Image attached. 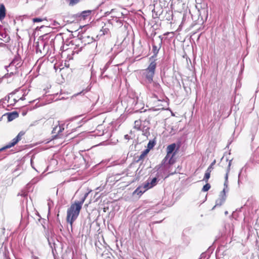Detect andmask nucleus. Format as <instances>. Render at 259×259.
<instances>
[{"instance_id":"1","label":"nucleus","mask_w":259,"mask_h":259,"mask_svg":"<svg viewBox=\"0 0 259 259\" xmlns=\"http://www.w3.org/2000/svg\"><path fill=\"white\" fill-rule=\"evenodd\" d=\"M88 194V193H86L80 200L75 201V202L71 204V206L68 208L67 211L66 220L67 222L70 224L71 227L72 226L73 223L78 218L80 211L82 208V205Z\"/></svg>"},{"instance_id":"2","label":"nucleus","mask_w":259,"mask_h":259,"mask_svg":"<svg viewBox=\"0 0 259 259\" xmlns=\"http://www.w3.org/2000/svg\"><path fill=\"white\" fill-rule=\"evenodd\" d=\"M232 160H230L229 161V164L228 165V167L227 168L226 174L225 176V182L224 184V188L220 194V198L216 200L215 205L214 207H215L217 206H221L224 202V201L226 199V192H225V191H226V189H227L228 187V175H229V173L230 170V167L231 165Z\"/></svg>"},{"instance_id":"3","label":"nucleus","mask_w":259,"mask_h":259,"mask_svg":"<svg viewBox=\"0 0 259 259\" xmlns=\"http://www.w3.org/2000/svg\"><path fill=\"white\" fill-rule=\"evenodd\" d=\"M156 64L155 61H152L148 67L143 71V76L148 83L153 82Z\"/></svg>"},{"instance_id":"4","label":"nucleus","mask_w":259,"mask_h":259,"mask_svg":"<svg viewBox=\"0 0 259 259\" xmlns=\"http://www.w3.org/2000/svg\"><path fill=\"white\" fill-rule=\"evenodd\" d=\"M21 59L19 57H16L14 58V59L11 61L10 64L8 66H6L5 68L7 70V71L9 72V70H8V68H10V73L9 74V76L16 74L18 72V69L22 66ZM9 74H5V77H8Z\"/></svg>"},{"instance_id":"5","label":"nucleus","mask_w":259,"mask_h":259,"mask_svg":"<svg viewBox=\"0 0 259 259\" xmlns=\"http://www.w3.org/2000/svg\"><path fill=\"white\" fill-rule=\"evenodd\" d=\"M162 39L163 37L161 35H159L158 37L156 38L155 39H153L152 52L153 55L150 58V60L151 61L154 60L156 62L155 58H156L159 51L162 46Z\"/></svg>"},{"instance_id":"6","label":"nucleus","mask_w":259,"mask_h":259,"mask_svg":"<svg viewBox=\"0 0 259 259\" xmlns=\"http://www.w3.org/2000/svg\"><path fill=\"white\" fill-rule=\"evenodd\" d=\"M176 147V145L175 143L171 144L167 147V154L165 158L162 160L161 165L164 164L167 160L169 164H172L175 162V160L173 159V157L176 154V152H174Z\"/></svg>"},{"instance_id":"7","label":"nucleus","mask_w":259,"mask_h":259,"mask_svg":"<svg viewBox=\"0 0 259 259\" xmlns=\"http://www.w3.org/2000/svg\"><path fill=\"white\" fill-rule=\"evenodd\" d=\"M128 104L133 108L134 112H137L140 111L143 108V105L139 102L137 97L130 98L127 101Z\"/></svg>"},{"instance_id":"8","label":"nucleus","mask_w":259,"mask_h":259,"mask_svg":"<svg viewBox=\"0 0 259 259\" xmlns=\"http://www.w3.org/2000/svg\"><path fill=\"white\" fill-rule=\"evenodd\" d=\"M58 124L55 125L53 128L52 134L53 139H56L61 138L62 137V132L64 130V124H60V122L58 121Z\"/></svg>"},{"instance_id":"9","label":"nucleus","mask_w":259,"mask_h":259,"mask_svg":"<svg viewBox=\"0 0 259 259\" xmlns=\"http://www.w3.org/2000/svg\"><path fill=\"white\" fill-rule=\"evenodd\" d=\"M147 190H148V188L145 186V183H144L141 186H139L135 190V191L134 192V194L141 195Z\"/></svg>"},{"instance_id":"10","label":"nucleus","mask_w":259,"mask_h":259,"mask_svg":"<svg viewBox=\"0 0 259 259\" xmlns=\"http://www.w3.org/2000/svg\"><path fill=\"white\" fill-rule=\"evenodd\" d=\"M157 179L154 178L151 180L148 179L146 182L145 183V186H146L148 189H150L156 185L157 183Z\"/></svg>"},{"instance_id":"11","label":"nucleus","mask_w":259,"mask_h":259,"mask_svg":"<svg viewBox=\"0 0 259 259\" xmlns=\"http://www.w3.org/2000/svg\"><path fill=\"white\" fill-rule=\"evenodd\" d=\"M46 237L48 240V242L50 247L53 249V247H55V243L54 242V238L52 237H50V233L49 231H47V232L46 233Z\"/></svg>"},{"instance_id":"12","label":"nucleus","mask_w":259,"mask_h":259,"mask_svg":"<svg viewBox=\"0 0 259 259\" xmlns=\"http://www.w3.org/2000/svg\"><path fill=\"white\" fill-rule=\"evenodd\" d=\"M6 16V9L4 5L1 4L0 5V20H2Z\"/></svg>"},{"instance_id":"13","label":"nucleus","mask_w":259,"mask_h":259,"mask_svg":"<svg viewBox=\"0 0 259 259\" xmlns=\"http://www.w3.org/2000/svg\"><path fill=\"white\" fill-rule=\"evenodd\" d=\"M19 114L16 111L9 113L8 114V121H11L17 118Z\"/></svg>"},{"instance_id":"14","label":"nucleus","mask_w":259,"mask_h":259,"mask_svg":"<svg viewBox=\"0 0 259 259\" xmlns=\"http://www.w3.org/2000/svg\"><path fill=\"white\" fill-rule=\"evenodd\" d=\"M141 130L143 132V135L148 137L150 135L149 127L146 126H143Z\"/></svg>"},{"instance_id":"15","label":"nucleus","mask_w":259,"mask_h":259,"mask_svg":"<svg viewBox=\"0 0 259 259\" xmlns=\"http://www.w3.org/2000/svg\"><path fill=\"white\" fill-rule=\"evenodd\" d=\"M92 13L91 10L84 11L80 14V17L81 18L85 19L87 17L90 16Z\"/></svg>"},{"instance_id":"16","label":"nucleus","mask_w":259,"mask_h":259,"mask_svg":"<svg viewBox=\"0 0 259 259\" xmlns=\"http://www.w3.org/2000/svg\"><path fill=\"white\" fill-rule=\"evenodd\" d=\"M112 61V59H110L109 61H108L107 63L105 64L104 67L101 69V73L102 75H103V73L106 71V70L108 68L109 65L111 64V62Z\"/></svg>"},{"instance_id":"17","label":"nucleus","mask_w":259,"mask_h":259,"mask_svg":"<svg viewBox=\"0 0 259 259\" xmlns=\"http://www.w3.org/2000/svg\"><path fill=\"white\" fill-rule=\"evenodd\" d=\"M156 144V142L154 140H150L147 145V148L146 149H149L150 151V149H152L153 147L155 146Z\"/></svg>"},{"instance_id":"18","label":"nucleus","mask_w":259,"mask_h":259,"mask_svg":"<svg viewBox=\"0 0 259 259\" xmlns=\"http://www.w3.org/2000/svg\"><path fill=\"white\" fill-rule=\"evenodd\" d=\"M70 6H73L79 3V0H65Z\"/></svg>"},{"instance_id":"19","label":"nucleus","mask_w":259,"mask_h":259,"mask_svg":"<svg viewBox=\"0 0 259 259\" xmlns=\"http://www.w3.org/2000/svg\"><path fill=\"white\" fill-rule=\"evenodd\" d=\"M134 127L138 130H141V120H136L135 121Z\"/></svg>"},{"instance_id":"20","label":"nucleus","mask_w":259,"mask_h":259,"mask_svg":"<svg viewBox=\"0 0 259 259\" xmlns=\"http://www.w3.org/2000/svg\"><path fill=\"white\" fill-rule=\"evenodd\" d=\"M153 85L154 88H155V90L156 92H158L161 91V87H160V85L158 83L153 81Z\"/></svg>"},{"instance_id":"21","label":"nucleus","mask_w":259,"mask_h":259,"mask_svg":"<svg viewBox=\"0 0 259 259\" xmlns=\"http://www.w3.org/2000/svg\"><path fill=\"white\" fill-rule=\"evenodd\" d=\"M149 152V149H145L142 152V153L141 154V155H140L139 156V159L138 160H140V159H142L143 158H144L146 155L147 154V153Z\"/></svg>"},{"instance_id":"22","label":"nucleus","mask_w":259,"mask_h":259,"mask_svg":"<svg viewBox=\"0 0 259 259\" xmlns=\"http://www.w3.org/2000/svg\"><path fill=\"white\" fill-rule=\"evenodd\" d=\"M211 186L209 183H206L205 185L203 186L202 191L203 192H206L209 190Z\"/></svg>"},{"instance_id":"23","label":"nucleus","mask_w":259,"mask_h":259,"mask_svg":"<svg viewBox=\"0 0 259 259\" xmlns=\"http://www.w3.org/2000/svg\"><path fill=\"white\" fill-rule=\"evenodd\" d=\"M14 145H13L12 143L11 142V143H9L8 144H7L6 146L0 149V151H2L5 149H8V148H10L13 146H14Z\"/></svg>"},{"instance_id":"24","label":"nucleus","mask_w":259,"mask_h":259,"mask_svg":"<svg viewBox=\"0 0 259 259\" xmlns=\"http://www.w3.org/2000/svg\"><path fill=\"white\" fill-rule=\"evenodd\" d=\"M24 134V133L22 131L20 132L18 135L16 136V138H15L18 142L21 140V137L23 136Z\"/></svg>"},{"instance_id":"25","label":"nucleus","mask_w":259,"mask_h":259,"mask_svg":"<svg viewBox=\"0 0 259 259\" xmlns=\"http://www.w3.org/2000/svg\"><path fill=\"white\" fill-rule=\"evenodd\" d=\"M210 174H208L205 173V175H204V177L203 178V181H205V182L207 183L208 182V179L210 178Z\"/></svg>"},{"instance_id":"26","label":"nucleus","mask_w":259,"mask_h":259,"mask_svg":"<svg viewBox=\"0 0 259 259\" xmlns=\"http://www.w3.org/2000/svg\"><path fill=\"white\" fill-rule=\"evenodd\" d=\"M17 91H18V90H15V91H14L13 92L11 93L7 97H6V100H7L8 102H9V100L10 99V95H14V94H16V93Z\"/></svg>"},{"instance_id":"27","label":"nucleus","mask_w":259,"mask_h":259,"mask_svg":"<svg viewBox=\"0 0 259 259\" xmlns=\"http://www.w3.org/2000/svg\"><path fill=\"white\" fill-rule=\"evenodd\" d=\"M208 257L207 256V254L204 252L201 254L199 259H208Z\"/></svg>"},{"instance_id":"28","label":"nucleus","mask_w":259,"mask_h":259,"mask_svg":"<svg viewBox=\"0 0 259 259\" xmlns=\"http://www.w3.org/2000/svg\"><path fill=\"white\" fill-rule=\"evenodd\" d=\"M48 207H49V212H50L51 207L53 205V201L49 200L48 202Z\"/></svg>"},{"instance_id":"29","label":"nucleus","mask_w":259,"mask_h":259,"mask_svg":"<svg viewBox=\"0 0 259 259\" xmlns=\"http://www.w3.org/2000/svg\"><path fill=\"white\" fill-rule=\"evenodd\" d=\"M243 168H242L240 170V172L238 174V185H240V183H241V172H242V171L243 170Z\"/></svg>"},{"instance_id":"30","label":"nucleus","mask_w":259,"mask_h":259,"mask_svg":"<svg viewBox=\"0 0 259 259\" xmlns=\"http://www.w3.org/2000/svg\"><path fill=\"white\" fill-rule=\"evenodd\" d=\"M42 19L39 18H35L33 19V21L34 22H39L42 21Z\"/></svg>"},{"instance_id":"31","label":"nucleus","mask_w":259,"mask_h":259,"mask_svg":"<svg viewBox=\"0 0 259 259\" xmlns=\"http://www.w3.org/2000/svg\"><path fill=\"white\" fill-rule=\"evenodd\" d=\"M114 9H112L110 11H107L105 13V16H107L114 11Z\"/></svg>"},{"instance_id":"32","label":"nucleus","mask_w":259,"mask_h":259,"mask_svg":"<svg viewBox=\"0 0 259 259\" xmlns=\"http://www.w3.org/2000/svg\"><path fill=\"white\" fill-rule=\"evenodd\" d=\"M11 142L12 143L13 145H15L18 142V141L15 138H14Z\"/></svg>"},{"instance_id":"33","label":"nucleus","mask_w":259,"mask_h":259,"mask_svg":"<svg viewBox=\"0 0 259 259\" xmlns=\"http://www.w3.org/2000/svg\"><path fill=\"white\" fill-rule=\"evenodd\" d=\"M215 162V161L214 160L211 163V164L208 166V168H210V169H213V164H214Z\"/></svg>"},{"instance_id":"34","label":"nucleus","mask_w":259,"mask_h":259,"mask_svg":"<svg viewBox=\"0 0 259 259\" xmlns=\"http://www.w3.org/2000/svg\"><path fill=\"white\" fill-rule=\"evenodd\" d=\"M212 169H210L208 167L207 168V169H206V171H205V173L206 174H210V172L211 171Z\"/></svg>"},{"instance_id":"35","label":"nucleus","mask_w":259,"mask_h":259,"mask_svg":"<svg viewBox=\"0 0 259 259\" xmlns=\"http://www.w3.org/2000/svg\"><path fill=\"white\" fill-rule=\"evenodd\" d=\"M212 169H210L208 167L207 168V169H206V171H205V173L206 174H210V172L211 171Z\"/></svg>"},{"instance_id":"36","label":"nucleus","mask_w":259,"mask_h":259,"mask_svg":"<svg viewBox=\"0 0 259 259\" xmlns=\"http://www.w3.org/2000/svg\"><path fill=\"white\" fill-rule=\"evenodd\" d=\"M49 34H45L44 36H43V37L44 39H47L48 38V36H49Z\"/></svg>"},{"instance_id":"37","label":"nucleus","mask_w":259,"mask_h":259,"mask_svg":"<svg viewBox=\"0 0 259 259\" xmlns=\"http://www.w3.org/2000/svg\"><path fill=\"white\" fill-rule=\"evenodd\" d=\"M124 138L126 140H129L130 139V136L128 135H125L124 136Z\"/></svg>"},{"instance_id":"38","label":"nucleus","mask_w":259,"mask_h":259,"mask_svg":"<svg viewBox=\"0 0 259 259\" xmlns=\"http://www.w3.org/2000/svg\"><path fill=\"white\" fill-rule=\"evenodd\" d=\"M25 99V96L23 95L19 100H24Z\"/></svg>"},{"instance_id":"39","label":"nucleus","mask_w":259,"mask_h":259,"mask_svg":"<svg viewBox=\"0 0 259 259\" xmlns=\"http://www.w3.org/2000/svg\"><path fill=\"white\" fill-rule=\"evenodd\" d=\"M31 165L32 167L34 169H35V168H34V167H33V161H32V158L31 159Z\"/></svg>"},{"instance_id":"40","label":"nucleus","mask_w":259,"mask_h":259,"mask_svg":"<svg viewBox=\"0 0 259 259\" xmlns=\"http://www.w3.org/2000/svg\"><path fill=\"white\" fill-rule=\"evenodd\" d=\"M82 93V92H79V93H78L77 94H75L74 96H77L78 95H80Z\"/></svg>"},{"instance_id":"41","label":"nucleus","mask_w":259,"mask_h":259,"mask_svg":"<svg viewBox=\"0 0 259 259\" xmlns=\"http://www.w3.org/2000/svg\"><path fill=\"white\" fill-rule=\"evenodd\" d=\"M19 100H16L15 99H14V103H16Z\"/></svg>"},{"instance_id":"42","label":"nucleus","mask_w":259,"mask_h":259,"mask_svg":"<svg viewBox=\"0 0 259 259\" xmlns=\"http://www.w3.org/2000/svg\"><path fill=\"white\" fill-rule=\"evenodd\" d=\"M137 107H139V108H140V105H137Z\"/></svg>"},{"instance_id":"43","label":"nucleus","mask_w":259,"mask_h":259,"mask_svg":"<svg viewBox=\"0 0 259 259\" xmlns=\"http://www.w3.org/2000/svg\"><path fill=\"white\" fill-rule=\"evenodd\" d=\"M228 213V212L227 211H226L225 212V214H227Z\"/></svg>"},{"instance_id":"44","label":"nucleus","mask_w":259,"mask_h":259,"mask_svg":"<svg viewBox=\"0 0 259 259\" xmlns=\"http://www.w3.org/2000/svg\"><path fill=\"white\" fill-rule=\"evenodd\" d=\"M156 34V32H154L153 34V35H155Z\"/></svg>"},{"instance_id":"45","label":"nucleus","mask_w":259,"mask_h":259,"mask_svg":"<svg viewBox=\"0 0 259 259\" xmlns=\"http://www.w3.org/2000/svg\"><path fill=\"white\" fill-rule=\"evenodd\" d=\"M99 187L97 188V190H99Z\"/></svg>"}]
</instances>
